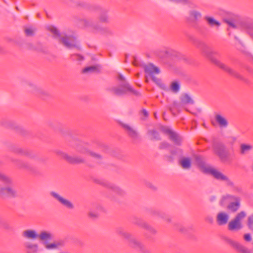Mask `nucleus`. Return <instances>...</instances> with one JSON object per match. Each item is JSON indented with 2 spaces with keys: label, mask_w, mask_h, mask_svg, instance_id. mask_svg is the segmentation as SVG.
<instances>
[{
  "label": "nucleus",
  "mask_w": 253,
  "mask_h": 253,
  "mask_svg": "<svg viewBox=\"0 0 253 253\" xmlns=\"http://www.w3.org/2000/svg\"><path fill=\"white\" fill-rule=\"evenodd\" d=\"M47 29L52 34V37L66 48L69 49L73 48H76L78 50L81 49L79 42L75 34L66 33L61 34L60 31L54 26H48Z\"/></svg>",
  "instance_id": "1"
},
{
  "label": "nucleus",
  "mask_w": 253,
  "mask_h": 253,
  "mask_svg": "<svg viewBox=\"0 0 253 253\" xmlns=\"http://www.w3.org/2000/svg\"><path fill=\"white\" fill-rule=\"evenodd\" d=\"M188 39L195 46L201 50L203 54L211 62L220 68L221 67L219 53L211 48L203 41L193 36H188Z\"/></svg>",
  "instance_id": "2"
},
{
  "label": "nucleus",
  "mask_w": 253,
  "mask_h": 253,
  "mask_svg": "<svg viewBox=\"0 0 253 253\" xmlns=\"http://www.w3.org/2000/svg\"><path fill=\"white\" fill-rule=\"evenodd\" d=\"M81 22L85 28L90 29L93 32L99 33L105 37H112L115 35L112 29L107 26H102L98 22L93 19H83L81 20Z\"/></svg>",
  "instance_id": "3"
},
{
  "label": "nucleus",
  "mask_w": 253,
  "mask_h": 253,
  "mask_svg": "<svg viewBox=\"0 0 253 253\" xmlns=\"http://www.w3.org/2000/svg\"><path fill=\"white\" fill-rule=\"evenodd\" d=\"M118 79L120 83L118 86L111 88V91L117 96H122L129 92L136 96H140L141 93L134 90L121 74H119Z\"/></svg>",
  "instance_id": "4"
},
{
  "label": "nucleus",
  "mask_w": 253,
  "mask_h": 253,
  "mask_svg": "<svg viewBox=\"0 0 253 253\" xmlns=\"http://www.w3.org/2000/svg\"><path fill=\"white\" fill-rule=\"evenodd\" d=\"M0 182V196L8 198H14L17 196V192L12 186V180L1 172Z\"/></svg>",
  "instance_id": "5"
},
{
  "label": "nucleus",
  "mask_w": 253,
  "mask_h": 253,
  "mask_svg": "<svg viewBox=\"0 0 253 253\" xmlns=\"http://www.w3.org/2000/svg\"><path fill=\"white\" fill-rule=\"evenodd\" d=\"M195 161L198 167L202 172L205 174H210L216 179L221 180V172L206 164L203 157L199 155L197 156L195 158Z\"/></svg>",
  "instance_id": "6"
},
{
  "label": "nucleus",
  "mask_w": 253,
  "mask_h": 253,
  "mask_svg": "<svg viewBox=\"0 0 253 253\" xmlns=\"http://www.w3.org/2000/svg\"><path fill=\"white\" fill-rule=\"evenodd\" d=\"M240 198L226 193L222 197V204L225 209L229 211L235 212L240 207Z\"/></svg>",
  "instance_id": "7"
},
{
  "label": "nucleus",
  "mask_w": 253,
  "mask_h": 253,
  "mask_svg": "<svg viewBox=\"0 0 253 253\" xmlns=\"http://www.w3.org/2000/svg\"><path fill=\"white\" fill-rule=\"evenodd\" d=\"M22 236L27 239H35L38 238L41 241L50 239V234L47 232V230H42L39 234H38L35 230L27 229L22 232Z\"/></svg>",
  "instance_id": "8"
},
{
  "label": "nucleus",
  "mask_w": 253,
  "mask_h": 253,
  "mask_svg": "<svg viewBox=\"0 0 253 253\" xmlns=\"http://www.w3.org/2000/svg\"><path fill=\"white\" fill-rule=\"evenodd\" d=\"M94 182L111 190L119 196L124 197L126 194L125 190L114 183L102 179H95Z\"/></svg>",
  "instance_id": "9"
},
{
  "label": "nucleus",
  "mask_w": 253,
  "mask_h": 253,
  "mask_svg": "<svg viewBox=\"0 0 253 253\" xmlns=\"http://www.w3.org/2000/svg\"><path fill=\"white\" fill-rule=\"evenodd\" d=\"M117 232L118 234L122 236L129 242L131 247L138 249L140 251L145 252V250L143 245L134 238L131 237V235L125 231L124 229L120 227L117 229Z\"/></svg>",
  "instance_id": "10"
},
{
  "label": "nucleus",
  "mask_w": 253,
  "mask_h": 253,
  "mask_svg": "<svg viewBox=\"0 0 253 253\" xmlns=\"http://www.w3.org/2000/svg\"><path fill=\"white\" fill-rule=\"evenodd\" d=\"M0 125L4 127L15 130L23 135L27 134V131L22 126L17 125L14 121L2 118L0 121Z\"/></svg>",
  "instance_id": "11"
},
{
  "label": "nucleus",
  "mask_w": 253,
  "mask_h": 253,
  "mask_svg": "<svg viewBox=\"0 0 253 253\" xmlns=\"http://www.w3.org/2000/svg\"><path fill=\"white\" fill-rule=\"evenodd\" d=\"M202 17V14L201 12L196 9H190L188 11V16L186 17L187 21L192 24L194 28L196 29L199 32H201L200 29L197 24Z\"/></svg>",
  "instance_id": "12"
},
{
  "label": "nucleus",
  "mask_w": 253,
  "mask_h": 253,
  "mask_svg": "<svg viewBox=\"0 0 253 253\" xmlns=\"http://www.w3.org/2000/svg\"><path fill=\"white\" fill-rule=\"evenodd\" d=\"M161 130L165 134L169 135V139L176 145L180 146L181 144L182 138L177 133L172 130L170 127L166 126H162Z\"/></svg>",
  "instance_id": "13"
},
{
  "label": "nucleus",
  "mask_w": 253,
  "mask_h": 253,
  "mask_svg": "<svg viewBox=\"0 0 253 253\" xmlns=\"http://www.w3.org/2000/svg\"><path fill=\"white\" fill-rule=\"evenodd\" d=\"M69 145L75 149L78 153L83 155L87 154L89 150L87 148L85 143L75 138H73L72 140L69 142Z\"/></svg>",
  "instance_id": "14"
},
{
  "label": "nucleus",
  "mask_w": 253,
  "mask_h": 253,
  "mask_svg": "<svg viewBox=\"0 0 253 253\" xmlns=\"http://www.w3.org/2000/svg\"><path fill=\"white\" fill-rule=\"evenodd\" d=\"M94 9L98 12V23L108 24L110 22L109 9L102 7L99 5L93 6Z\"/></svg>",
  "instance_id": "15"
},
{
  "label": "nucleus",
  "mask_w": 253,
  "mask_h": 253,
  "mask_svg": "<svg viewBox=\"0 0 253 253\" xmlns=\"http://www.w3.org/2000/svg\"><path fill=\"white\" fill-rule=\"evenodd\" d=\"M120 125L126 131L128 136L130 137L133 141L140 139V136L135 128L124 123H120Z\"/></svg>",
  "instance_id": "16"
},
{
  "label": "nucleus",
  "mask_w": 253,
  "mask_h": 253,
  "mask_svg": "<svg viewBox=\"0 0 253 253\" xmlns=\"http://www.w3.org/2000/svg\"><path fill=\"white\" fill-rule=\"evenodd\" d=\"M10 160L12 162L16 164L18 168L24 169L33 174L37 173V171L35 168L28 162L13 158H11Z\"/></svg>",
  "instance_id": "17"
},
{
  "label": "nucleus",
  "mask_w": 253,
  "mask_h": 253,
  "mask_svg": "<svg viewBox=\"0 0 253 253\" xmlns=\"http://www.w3.org/2000/svg\"><path fill=\"white\" fill-rule=\"evenodd\" d=\"M50 195L68 209L73 210L74 209V205L70 201L64 198L57 193L51 191L50 192Z\"/></svg>",
  "instance_id": "18"
},
{
  "label": "nucleus",
  "mask_w": 253,
  "mask_h": 253,
  "mask_svg": "<svg viewBox=\"0 0 253 253\" xmlns=\"http://www.w3.org/2000/svg\"><path fill=\"white\" fill-rule=\"evenodd\" d=\"M9 149L11 151L21 155L26 156L31 159H35L36 158L35 154L21 148L18 147L14 145H12Z\"/></svg>",
  "instance_id": "19"
},
{
  "label": "nucleus",
  "mask_w": 253,
  "mask_h": 253,
  "mask_svg": "<svg viewBox=\"0 0 253 253\" xmlns=\"http://www.w3.org/2000/svg\"><path fill=\"white\" fill-rule=\"evenodd\" d=\"M26 253H38L39 252V246L36 243L26 242L24 244Z\"/></svg>",
  "instance_id": "20"
},
{
  "label": "nucleus",
  "mask_w": 253,
  "mask_h": 253,
  "mask_svg": "<svg viewBox=\"0 0 253 253\" xmlns=\"http://www.w3.org/2000/svg\"><path fill=\"white\" fill-rule=\"evenodd\" d=\"M29 85L32 88L31 91H33L42 99H44L49 96V94L46 90L40 87H38L32 84H29Z\"/></svg>",
  "instance_id": "21"
},
{
  "label": "nucleus",
  "mask_w": 253,
  "mask_h": 253,
  "mask_svg": "<svg viewBox=\"0 0 253 253\" xmlns=\"http://www.w3.org/2000/svg\"><path fill=\"white\" fill-rule=\"evenodd\" d=\"M145 72L150 77L154 74H158L160 73V69L152 63L145 64L143 66Z\"/></svg>",
  "instance_id": "22"
},
{
  "label": "nucleus",
  "mask_w": 253,
  "mask_h": 253,
  "mask_svg": "<svg viewBox=\"0 0 253 253\" xmlns=\"http://www.w3.org/2000/svg\"><path fill=\"white\" fill-rule=\"evenodd\" d=\"M47 232L50 233V239H46L45 240H42V244L44 246V247L47 250H57L56 241H54L53 242L50 243L48 241L51 240L53 238V233L49 231H47Z\"/></svg>",
  "instance_id": "23"
},
{
  "label": "nucleus",
  "mask_w": 253,
  "mask_h": 253,
  "mask_svg": "<svg viewBox=\"0 0 253 253\" xmlns=\"http://www.w3.org/2000/svg\"><path fill=\"white\" fill-rule=\"evenodd\" d=\"M100 68L101 66L99 64L88 66L83 69L82 72L84 74L98 73L100 72Z\"/></svg>",
  "instance_id": "24"
},
{
  "label": "nucleus",
  "mask_w": 253,
  "mask_h": 253,
  "mask_svg": "<svg viewBox=\"0 0 253 253\" xmlns=\"http://www.w3.org/2000/svg\"><path fill=\"white\" fill-rule=\"evenodd\" d=\"M179 164L183 169H188L191 167L192 160L189 157H185L182 156L179 160Z\"/></svg>",
  "instance_id": "25"
},
{
  "label": "nucleus",
  "mask_w": 253,
  "mask_h": 253,
  "mask_svg": "<svg viewBox=\"0 0 253 253\" xmlns=\"http://www.w3.org/2000/svg\"><path fill=\"white\" fill-rule=\"evenodd\" d=\"M180 100L182 105H193L195 103L194 100L187 93L181 94L180 96Z\"/></svg>",
  "instance_id": "26"
},
{
  "label": "nucleus",
  "mask_w": 253,
  "mask_h": 253,
  "mask_svg": "<svg viewBox=\"0 0 253 253\" xmlns=\"http://www.w3.org/2000/svg\"><path fill=\"white\" fill-rule=\"evenodd\" d=\"M204 20L206 22L207 25L211 28L216 27L218 28L221 25L220 22L211 16H205Z\"/></svg>",
  "instance_id": "27"
},
{
  "label": "nucleus",
  "mask_w": 253,
  "mask_h": 253,
  "mask_svg": "<svg viewBox=\"0 0 253 253\" xmlns=\"http://www.w3.org/2000/svg\"><path fill=\"white\" fill-rule=\"evenodd\" d=\"M67 161L72 164H81L86 163L85 159L79 156H71L69 155Z\"/></svg>",
  "instance_id": "28"
},
{
  "label": "nucleus",
  "mask_w": 253,
  "mask_h": 253,
  "mask_svg": "<svg viewBox=\"0 0 253 253\" xmlns=\"http://www.w3.org/2000/svg\"><path fill=\"white\" fill-rule=\"evenodd\" d=\"M213 149L214 153L217 155L220 159L221 158V144L219 139L214 138L213 140Z\"/></svg>",
  "instance_id": "29"
},
{
  "label": "nucleus",
  "mask_w": 253,
  "mask_h": 253,
  "mask_svg": "<svg viewBox=\"0 0 253 253\" xmlns=\"http://www.w3.org/2000/svg\"><path fill=\"white\" fill-rule=\"evenodd\" d=\"M222 182L225 189H235L234 182L227 176L222 175Z\"/></svg>",
  "instance_id": "30"
},
{
  "label": "nucleus",
  "mask_w": 253,
  "mask_h": 253,
  "mask_svg": "<svg viewBox=\"0 0 253 253\" xmlns=\"http://www.w3.org/2000/svg\"><path fill=\"white\" fill-rule=\"evenodd\" d=\"M164 55L165 57H171L175 58L177 59H181L182 58V55L179 52L172 50H166L164 52Z\"/></svg>",
  "instance_id": "31"
},
{
  "label": "nucleus",
  "mask_w": 253,
  "mask_h": 253,
  "mask_svg": "<svg viewBox=\"0 0 253 253\" xmlns=\"http://www.w3.org/2000/svg\"><path fill=\"white\" fill-rule=\"evenodd\" d=\"M87 154L90 156L97 164H101L103 160V156L91 150H89Z\"/></svg>",
  "instance_id": "32"
},
{
  "label": "nucleus",
  "mask_w": 253,
  "mask_h": 253,
  "mask_svg": "<svg viewBox=\"0 0 253 253\" xmlns=\"http://www.w3.org/2000/svg\"><path fill=\"white\" fill-rule=\"evenodd\" d=\"M228 226L229 230H233L241 229L242 227V223H240V222L234 219L229 222Z\"/></svg>",
  "instance_id": "33"
},
{
  "label": "nucleus",
  "mask_w": 253,
  "mask_h": 253,
  "mask_svg": "<svg viewBox=\"0 0 253 253\" xmlns=\"http://www.w3.org/2000/svg\"><path fill=\"white\" fill-rule=\"evenodd\" d=\"M147 134L151 136V140H160L161 139L159 132L155 129H149Z\"/></svg>",
  "instance_id": "34"
},
{
  "label": "nucleus",
  "mask_w": 253,
  "mask_h": 253,
  "mask_svg": "<svg viewBox=\"0 0 253 253\" xmlns=\"http://www.w3.org/2000/svg\"><path fill=\"white\" fill-rule=\"evenodd\" d=\"M170 88L171 90L174 93H177L179 92L180 88V84L178 81H174L171 82Z\"/></svg>",
  "instance_id": "35"
},
{
  "label": "nucleus",
  "mask_w": 253,
  "mask_h": 253,
  "mask_svg": "<svg viewBox=\"0 0 253 253\" xmlns=\"http://www.w3.org/2000/svg\"><path fill=\"white\" fill-rule=\"evenodd\" d=\"M132 223L137 226L144 228L147 224V222L144 221L142 218L134 216L132 218Z\"/></svg>",
  "instance_id": "36"
},
{
  "label": "nucleus",
  "mask_w": 253,
  "mask_h": 253,
  "mask_svg": "<svg viewBox=\"0 0 253 253\" xmlns=\"http://www.w3.org/2000/svg\"><path fill=\"white\" fill-rule=\"evenodd\" d=\"M170 154L175 158L177 157L179 159L183 156V151L180 148H175L170 150Z\"/></svg>",
  "instance_id": "37"
},
{
  "label": "nucleus",
  "mask_w": 253,
  "mask_h": 253,
  "mask_svg": "<svg viewBox=\"0 0 253 253\" xmlns=\"http://www.w3.org/2000/svg\"><path fill=\"white\" fill-rule=\"evenodd\" d=\"M224 22L228 26L229 28H232L234 29L237 28V25H236L234 21L232 19H228L224 18Z\"/></svg>",
  "instance_id": "38"
},
{
  "label": "nucleus",
  "mask_w": 253,
  "mask_h": 253,
  "mask_svg": "<svg viewBox=\"0 0 253 253\" xmlns=\"http://www.w3.org/2000/svg\"><path fill=\"white\" fill-rule=\"evenodd\" d=\"M247 216V213L245 211H240L235 217V219H236L240 223H242V220L245 218Z\"/></svg>",
  "instance_id": "39"
},
{
  "label": "nucleus",
  "mask_w": 253,
  "mask_h": 253,
  "mask_svg": "<svg viewBox=\"0 0 253 253\" xmlns=\"http://www.w3.org/2000/svg\"><path fill=\"white\" fill-rule=\"evenodd\" d=\"M211 122L212 125L216 126L218 124L220 127H221V115L218 114L216 116L215 120H211Z\"/></svg>",
  "instance_id": "40"
},
{
  "label": "nucleus",
  "mask_w": 253,
  "mask_h": 253,
  "mask_svg": "<svg viewBox=\"0 0 253 253\" xmlns=\"http://www.w3.org/2000/svg\"><path fill=\"white\" fill-rule=\"evenodd\" d=\"M36 29L35 28H28L24 30L26 36L28 37H33L35 35Z\"/></svg>",
  "instance_id": "41"
},
{
  "label": "nucleus",
  "mask_w": 253,
  "mask_h": 253,
  "mask_svg": "<svg viewBox=\"0 0 253 253\" xmlns=\"http://www.w3.org/2000/svg\"><path fill=\"white\" fill-rule=\"evenodd\" d=\"M173 225L175 227L176 229L180 232L183 233H186L187 232V229L180 223H175Z\"/></svg>",
  "instance_id": "42"
},
{
  "label": "nucleus",
  "mask_w": 253,
  "mask_h": 253,
  "mask_svg": "<svg viewBox=\"0 0 253 253\" xmlns=\"http://www.w3.org/2000/svg\"><path fill=\"white\" fill-rule=\"evenodd\" d=\"M70 59L72 61H82L84 60V57L80 54H72L70 55Z\"/></svg>",
  "instance_id": "43"
},
{
  "label": "nucleus",
  "mask_w": 253,
  "mask_h": 253,
  "mask_svg": "<svg viewBox=\"0 0 253 253\" xmlns=\"http://www.w3.org/2000/svg\"><path fill=\"white\" fill-rule=\"evenodd\" d=\"M252 148V146L251 145L243 144L241 145V152L242 154H245L250 151Z\"/></svg>",
  "instance_id": "44"
},
{
  "label": "nucleus",
  "mask_w": 253,
  "mask_h": 253,
  "mask_svg": "<svg viewBox=\"0 0 253 253\" xmlns=\"http://www.w3.org/2000/svg\"><path fill=\"white\" fill-rule=\"evenodd\" d=\"M144 228L148 231L152 235H155L157 233V230L148 223Z\"/></svg>",
  "instance_id": "45"
},
{
  "label": "nucleus",
  "mask_w": 253,
  "mask_h": 253,
  "mask_svg": "<svg viewBox=\"0 0 253 253\" xmlns=\"http://www.w3.org/2000/svg\"><path fill=\"white\" fill-rule=\"evenodd\" d=\"M56 241L57 249L59 248H64L66 244V241L64 239H59Z\"/></svg>",
  "instance_id": "46"
},
{
  "label": "nucleus",
  "mask_w": 253,
  "mask_h": 253,
  "mask_svg": "<svg viewBox=\"0 0 253 253\" xmlns=\"http://www.w3.org/2000/svg\"><path fill=\"white\" fill-rule=\"evenodd\" d=\"M1 226L4 229H5L7 230L10 231V230H12V226L11 225L10 223L7 221L2 222L1 223Z\"/></svg>",
  "instance_id": "47"
},
{
  "label": "nucleus",
  "mask_w": 253,
  "mask_h": 253,
  "mask_svg": "<svg viewBox=\"0 0 253 253\" xmlns=\"http://www.w3.org/2000/svg\"><path fill=\"white\" fill-rule=\"evenodd\" d=\"M145 185L147 187L149 188V189L153 191H156L157 190V187L150 182H146Z\"/></svg>",
  "instance_id": "48"
},
{
  "label": "nucleus",
  "mask_w": 253,
  "mask_h": 253,
  "mask_svg": "<svg viewBox=\"0 0 253 253\" xmlns=\"http://www.w3.org/2000/svg\"><path fill=\"white\" fill-rule=\"evenodd\" d=\"M56 153L59 155V156H61L63 158H64L66 161H67L68 158V156H69V155L67 154V153L62 151H60V150H58V151H56Z\"/></svg>",
  "instance_id": "49"
},
{
  "label": "nucleus",
  "mask_w": 253,
  "mask_h": 253,
  "mask_svg": "<svg viewBox=\"0 0 253 253\" xmlns=\"http://www.w3.org/2000/svg\"><path fill=\"white\" fill-rule=\"evenodd\" d=\"M170 146V144L166 142V141H163V142H162L160 144V146H159V149H167L168 148H169Z\"/></svg>",
  "instance_id": "50"
},
{
  "label": "nucleus",
  "mask_w": 253,
  "mask_h": 253,
  "mask_svg": "<svg viewBox=\"0 0 253 253\" xmlns=\"http://www.w3.org/2000/svg\"><path fill=\"white\" fill-rule=\"evenodd\" d=\"M164 157L166 161L170 163H172L175 159V157L171 154L170 155H165Z\"/></svg>",
  "instance_id": "51"
},
{
  "label": "nucleus",
  "mask_w": 253,
  "mask_h": 253,
  "mask_svg": "<svg viewBox=\"0 0 253 253\" xmlns=\"http://www.w3.org/2000/svg\"><path fill=\"white\" fill-rule=\"evenodd\" d=\"M229 218V215L226 213L222 212V224L226 223Z\"/></svg>",
  "instance_id": "52"
},
{
  "label": "nucleus",
  "mask_w": 253,
  "mask_h": 253,
  "mask_svg": "<svg viewBox=\"0 0 253 253\" xmlns=\"http://www.w3.org/2000/svg\"><path fill=\"white\" fill-rule=\"evenodd\" d=\"M238 251L242 253H250L249 251L242 245L241 246Z\"/></svg>",
  "instance_id": "53"
},
{
  "label": "nucleus",
  "mask_w": 253,
  "mask_h": 253,
  "mask_svg": "<svg viewBox=\"0 0 253 253\" xmlns=\"http://www.w3.org/2000/svg\"><path fill=\"white\" fill-rule=\"evenodd\" d=\"M152 80L156 84H160L161 82V80L158 78L154 76V75L151 77Z\"/></svg>",
  "instance_id": "54"
},
{
  "label": "nucleus",
  "mask_w": 253,
  "mask_h": 253,
  "mask_svg": "<svg viewBox=\"0 0 253 253\" xmlns=\"http://www.w3.org/2000/svg\"><path fill=\"white\" fill-rule=\"evenodd\" d=\"M78 5L85 8H89V4L85 2H80L78 3Z\"/></svg>",
  "instance_id": "55"
},
{
  "label": "nucleus",
  "mask_w": 253,
  "mask_h": 253,
  "mask_svg": "<svg viewBox=\"0 0 253 253\" xmlns=\"http://www.w3.org/2000/svg\"><path fill=\"white\" fill-rule=\"evenodd\" d=\"M88 216L91 218H96L98 216V214L96 212L90 211L88 212Z\"/></svg>",
  "instance_id": "56"
},
{
  "label": "nucleus",
  "mask_w": 253,
  "mask_h": 253,
  "mask_svg": "<svg viewBox=\"0 0 253 253\" xmlns=\"http://www.w3.org/2000/svg\"><path fill=\"white\" fill-rule=\"evenodd\" d=\"M231 244H232L233 246L237 250L239 249V248L241 247V245L239 243L235 242V241H231Z\"/></svg>",
  "instance_id": "57"
},
{
  "label": "nucleus",
  "mask_w": 253,
  "mask_h": 253,
  "mask_svg": "<svg viewBox=\"0 0 253 253\" xmlns=\"http://www.w3.org/2000/svg\"><path fill=\"white\" fill-rule=\"evenodd\" d=\"M217 222L219 225H221V211L218 212V213L217 214Z\"/></svg>",
  "instance_id": "58"
},
{
  "label": "nucleus",
  "mask_w": 253,
  "mask_h": 253,
  "mask_svg": "<svg viewBox=\"0 0 253 253\" xmlns=\"http://www.w3.org/2000/svg\"><path fill=\"white\" fill-rule=\"evenodd\" d=\"M205 220H206V221H207L209 223H211V224H212L213 222V221H214L213 218L211 216V215L207 216L206 217Z\"/></svg>",
  "instance_id": "59"
},
{
  "label": "nucleus",
  "mask_w": 253,
  "mask_h": 253,
  "mask_svg": "<svg viewBox=\"0 0 253 253\" xmlns=\"http://www.w3.org/2000/svg\"><path fill=\"white\" fill-rule=\"evenodd\" d=\"M161 212V211L159 210H153L151 211V214L154 216H156L159 217L160 215V213Z\"/></svg>",
  "instance_id": "60"
},
{
  "label": "nucleus",
  "mask_w": 253,
  "mask_h": 253,
  "mask_svg": "<svg viewBox=\"0 0 253 253\" xmlns=\"http://www.w3.org/2000/svg\"><path fill=\"white\" fill-rule=\"evenodd\" d=\"M173 106L175 108H178L182 105L181 104V101L180 102H177V101H174L172 103Z\"/></svg>",
  "instance_id": "61"
},
{
  "label": "nucleus",
  "mask_w": 253,
  "mask_h": 253,
  "mask_svg": "<svg viewBox=\"0 0 253 253\" xmlns=\"http://www.w3.org/2000/svg\"><path fill=\"white\" fill-rule=\"evenodd\" d=\"M228 125V122L226 119L222 118V128L227 127Z\"/></svg>",
  "instance_id": "62"
},
{
  "label": "nucleus",
  "mask_w": 253,
  "mask_h": 253,
  "mask_svg": "<svg viewBox=\"0 0 253 253\" xmlns=\"http://www.w3.org/2000/svg\"><path fill=\"white\" fill-rule=\"evenodd\" d=\"M168 214L164 211H161L159 217L165 219Z\"/></svg>",
  "instance_id": "63"
},
{
  "label": "nucleus",
  "mask_w": 253,
  "mask_h": 253,
  "mask_svg": "<svg viewBox=\"0 0 253 253\" xmlns=\"http://www.w3.org/2000/svg\"><path fill=\"white\" fill-rule=\"evenodd\" d=\"M142 114L145 117H147L149 115L148 112L145 109L142 110Z\"/></svg>",
  "instance_id": "64"
}]
</instances>
